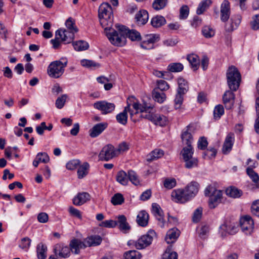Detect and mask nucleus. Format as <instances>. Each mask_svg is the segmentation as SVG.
Here are the masks:
<instances>
[{"label":"nucleus","instance_id":"20","mask_svg":"<svg viewBox=\"0 0 259 259\" xmlns=\"http://www.w3.org/2000/svg\"><path fill=\"white\" fill-rule=\"evenodd\" d=\"M179 235V230L176 228H172L167 231L165 240L167 244L174 243L176 241Z\"/></svg>","mask_w":259,"mask_h":259},{"label":"nucleus","instance_id":"30","mask_svg":"<svg viewBox=\"0 0 259 259\" xmlns=\"http://www.w3.org/2000/svg\"><path fill=\"white\" fill-rule=\"evenodd\" d=\"M187 59L189 61L191 68L193 70H196L200 66V60L199 57L195 54H190L187 56Z\"/></svg>","mask_w":259,"mask_h":259},{"label":"nucleus","instance_id":"8","mask_svg":"<svg viewBox=\"0 0 259 259\" xmlns=\"http://www.w3.org/2000/svg\"><path fill=\"white\" fill-rule=\"evenodd\" d=\"M227 83L231 90L236 91L241 81V75L238 69L233 66L230 67L227 71Z\"/></svg>","mask_w":259,"mask_h":259},{"label":"nucleus","instance_id":"34","mask_svg":"<svg viewBox=\"0 0 259 259\" xmlns=\"http://www.w3.org/2000/svg\"><path fill=\"white\" fill-rule=\"evenodd\" d=\"M178 89L177 92L182 94H186L188 90L189 87L187 81L183 77H180L177 79Z\"/></svg>","mask_w":259,"mask_h":259},{"label":"nucleus","instance_id":"15","mask_svg":"<svg viewBox=\"0 0 259 259\" xmlns=\"http://www.w3.org/2000/svg\"><path fill=\"white\" fill-rule=\"evenodd\" d=\"M186 193L185 189L174 190L171 194L172 199L177 202L183 203L190 199Z\"/></svg>","mask_w":259,"mask_h":259},{"label":"nucleus","instance_id":"47","mask_svg":"<svg viewBox=\"0 0 259 259\" xmlns=\"http://www.w3.org/2000/svg\"><path fill=\"white\" fill-rule=\"evenodd\" d=\"M185 166L187 168L191 169L197 167L198 163V159L192 157L184 160Z\"/></svg>","mask_w":259,"mask_h":259},{"label":"nucleus","instance_id":"16","mask_svg":"<svg viewBox=\"0 0 259 259\" xmlns=\"http://www.w3.org/2000/svg\"><path fill=\"white\" fill-rule=\"evenodd\" d=\"M234 141V134L232 133H229L225 138L222 148V152L224 154H227L231 151Z\"/></svg>","mask_w":259,"mask_h":259},{"label":"nucleus","instance_id":"57","mask_svg":"<svg viewBox=\"0 0 259 259\" xmlns=\"http://www.w3.org/2000/svg\"><path fill=\"white\" fill-rule=\"evenodd\" d=\"M176 180L174 178H167L163 182V185L165 188L171 189L176 186Z\"/></svg>","mask_w":259,"mask_h":259},{"label":"nucleus","instance_id":"38","mask_svg":"<svg viewBox=\"0 0 259 259\" xmlns=\"http://www.w3.org/2000/svg\"><path fill=\"white\" fill-rule=\"evenodd\" d=\"M201 32L203 36L207 38L212 37L215 35V30L210 25H204Z\"/></svg>","mask_w":259,"mask_h":259},{"label":"nucleus","instance_id":"58","mask_svg":"<svg viewBox=\"0 0 259 259\" xmlns=\"http://www.w3.org/2000/svg\"><path fill=\"white\" fill-rule=\"evenodd\" d=\"M31 244V239L28 237H25L21 239L19 246L25 250H27Z\"/></svg>","mask_w":259,"mask_h":259},{"label":"nucleus","instance_id":"13","mask_svg":"<svg viewBox=\"0 0 259 259\" xmlns=\"http://www.w3.org/2000/svg\"><path fill=\"white\" fill-rule=\"evenodd\" d=\"M55 256L61 258H68L70 255V249L67 245L63 244H57L54 247Z\"/></svg>","mask_w":259,"mask_h":259},{"label":"nucleus","instance_id":"21","mask_svg":"<svg viewBox=\"0 0 259 259\" xmlns=\"http://www.w3.org/2000/svg\"><path fill=\"white\" fill-rule=\"evenodd\" d=\"M107 127V123L102 122L95 125L90 131V136L95 138L101 134Z\"/></svg>","mask_w":259,"mask_h":259},{"label":"nucleus","instance_id":"32","mask_svg":"<svg viewBox=\"0 0 259 259\" xmlns=\"http://www.w3.org/2000/svg\"><path fill=\"white\" fill-rule=\"evenodd\" d=\"M116 180L122 185H127L128 182L127 174L122 170L118 171L116 176Z\"/></svg>","mask_w":259,"mask_h":259},{"label":"nucleus","instance_id":"19","mask_svg":"<svg viewBox=\"0 0 259 259\" xmlns=\"http://www.w3.org/2000/svg\"><path fill=\"white\" fill-rule=\"evenodd\" d=\"M230 15V3L225 0L221 6V19L223 22H226L228 20Z\"/></svg>","mask_w":259,"mask_h":259},{"label":"nucleus","instance_id":"26","mask_svg":"<svg viewBox=\"0 0 259 259\" xmlns=\"http://www.w3.org/2000/svg\"><path fill=\"white\" fill-rule=\"evenodd\" d=\"M149 220V214L145 210L140 211L137 215L136 222L137 224L142 227H145L147 225Z\"/></svg>","mask_w":259,"mask_h":259},{"label":"nucleus","instance_id":"1","mask_svg":"<svg viewBox=\"0 0 259 259\" xmlns=\"http://www.w3.org/2000/svg\"><path fill=\"white\" fill-rule=\"evenodd\" d=\"M133 107L136 110L134 113L133 111L130 109V105L128 104L126 106L123 111L118 114L116 116V118L117 122L122 125H125L127 121V112H130L131 120L136 122L139 120V118L137 117V115L140 113H144L146 112L152 108V106L149 104L147 103L146 102L143 101L142 104H140L138 102H134L133 104Z\"/></svg>","mask_w":259,"mask_h":259},{"label":"nucleus","instance_id":"24","mask_svg":"<svg viewBox=\"0 0 259 259\" xmlns=\"http://www.w3.org/2000/svg\"><path fill=\"white\" fill-rule=\"evenodd\" d=\"M148 18V13L145 10H140L135 16V19L139 25L145 24L147 22Z\"/></svg>","mask_w":259,"mask_h":259},{"label":"nucleus","instance_id":"33","mask_svg":"<svg viewBox=\"0 0 259 259\" xmlns=\"http://www.w3.org/2000/svg\"><path fill=\"white\" fill-rule=\"evenodd\" d=\"M120 230L126 232L129 230L130 227L126 221V218L124 215L118 217V221H116Z\"/></svg>","mask_w":259,"mask_h":259},{"label":"nucleus","instance_id":"49","mask_svg":"<svg viewBox=\"0 0 259 259\" xmlns=\"http://www.w3.org/2000/svg\"><path fill=\"white\" fill-rule=\"evenodd\" d=\"M224 114V108L222 105H217L213 110V116L215 120L219 119Z\"/></svg>","mask_w":259,"mask_h":259},{"label":"nucleus","instance_id":"28","mask_svg":"<svg viewBox=\"0 0 259 259\" xmlns=\"http://www.w3.org/2000/svg\"><path fill=\"white\" fill-rule=\"evenodd\" d=\"M84 240L85 245L87 247L100 245L102 242V239L99 235H92L87 237Z\"/></svg>","mask_w":259,"mask_h":259},{"label":"nucleus","instance_id":"46","mask_svg":"<svg viewBox=\"0 0 259 259\" xmlns=\"http://www.w3.org/2000/svg\"><path fill=\"white\" fill-rule=\"evenodd\" d=\"M89 167V164L87 162L79 166L77 170L78 178L79 179H82L87 175Z\"/></svg>","mask_w":259,"mask_h":259},{"label":"nucleus","instance_id":"9","mask_svg":"<svg viewBox=\"0 0 259 259\" xmlns=\"http://www.w3.org/2000/svg\"><path fill=\"white\" fill-rule=\"evenodd\" d=\"M147 103L149 104V103ZM149 104L152 106V108L147 111L144 112L145 113V114H143V113H142V114L140 115L139 117L151 120L154 122L155 124L159 125L160 126H164L166 125L167 122V117L163 115L160 114H155L153 115L150 113V110L152 109L153 106L150 103Z\"/></svg>","mask_w":259,"mask_h":259},{"label":"nucleus","instance_id":"7","mask_svg":"<svg viewBox=\"0 0 259 259\" xmlns=\"http://www.w3.org/2000/svg\"><path fill=\"white\" fill-rule=\"evenodd\" d=\"M155 237H156L155 232L153 230H150L146 235L142 236L137 241L132 240L128 241L127 245L133 246L137 249H142L150 245Z\"/></svg>","mask_w":259,"mask_h":259},{"label":"nucleus","instance_id":"63","mask_svg":"<svg viewBox=\"0 0 259 259\" xmlns=\"http://www.w3.org/2000/svg\"><path fill=\"white\" fill-rule=\"evenodd\" d=\"M37 160L39 162H43L46 163L49 162L50 159L49 157L46 153H38L36 156Z\"/></svg>","mask_w":259,"mask_h":259},{"label":"nucleus","instance_id":"6","mask_svg":"<svg viewBox=\"0 0 259 259\" xmlns=\"http://www.w3.org/2000/svg\"><path fill=\"white\" fill-rule=\"evenodd\" d=\"M206 196H209L208 204L209 208L213 209L222 202L223 192L217 190L214 186H208L204 191Z\"/></svg>","mask_w":259,"mask_h":259},{"label":"nucleus","instance_id":"50","mask_svg":"<svg viewBox=\"0 0 259 259\" xmlns=\"http://www.w3.org/2000/svg\"><path fill=\"white\" fill-rule=\"evenodd\" d=\"M185 94H182L181 92H177L176 96V98L174 100L175 108L176 109H179L181 108V106L183 102V95Z\"/></svg>","mask_w":259,"mask_h":259},{"label":"nucleus","instance_id":"17","mask_svg":"<svg viewBox=\"0 0 259 259\" xmlns=\"http://www.w3.org/2000/svg\"><path fill=\"white\" fill-rule=\"evenodd\" d=\"M223 101L226 109H231L234 105L235 95L231 91H226L223 96Z\"/></svg>","mask_w":259,"mask_h":259},{"label":"nucleus","instance_id":"31","mask_svg":"<svg viewBox=\"0 0 259 259\" xmlns=\"http://www.w3.org/2000/svg\"><path fill=\"white\" fill-rule=\"evenodd\" d=\"M164 152L160 149H155L147 155L146 159L148 161H152L162 157Z\"/></svg>","mask_w":259,"mask_h":259},{"label":"nucleus","instance_id":"64","mask_svg":"<svg viewBox=\"0 0 259 259\" xmlns=\"http://www.w3.org/2000/svg\"><path fill=\"white\" fill-rule=\"evenodd\" d=\"M251 211L253 214L259 216V200L253 202L251 207Z\"/></svg>","mask_w":259,"mask_h":259},{"label":"nucleus","instance_id":"2","mask_svg":"<svg viewBox=\"0 0 259 259\" xmlns=\"http://www.w3.org/2000/svg\"><path fill=\"white\" fill-rule=\"evenodd\" d=\"M116 29L111 27L104 30L106 35L110 42L114 46L122 47L126 42V27L123 25H116Z\"/></svg>","mask_w":259,"mask_h":259},{"label":"nucleus","instance_id":"52","mask_svg":"<svg viewBox=\"0 0 259 259\" xmlns=\"http://www.w3.org/2000/svg\"><path fill=\"white\" fill-rule=\"evenodd\" d=\"M80 63L82 66L91 68H98L100 66L99 64L96 63L93 61L87 59H83L81 60Z\"/></svg>","mask_w":259,"mask_h":259},{"label":"nucleus","instance_id":"12","mask_svg":"<svg viewBox=\"0 0 259 259\" xmlns=\"http://www.w3.org/2000/svg\"><path fill=\"white\" fill-rule=\"evenodd\" d=\"M93 106L95 108L101 111L103 114H107L112 112L115 107L113 103H108L105 101L96 102Z\"/></svg>","mask_w":259,"mask_h":259},{"label":"nucleus","instance_id":"41","mask_svg":"<svg viewBox=\"0 0 259 259\" xmlns=\"http://www.w3.org/2000/svg\"><path fill=\"white\" fill-rule=\"evenodd\" d=\"M153 98L154 100L159 103H162L166 99V95L164 93H160L157 91V89H154L152 93Z\"/></svg>","mask_w":259,"mask_h":259},{"label":"nucleus","instance_id":"53","mask_svg":"<svg viewBox=\"0 0 259 259\" xmlns=\"http://www.w3.org/2000/svg\"><path fill=\"white\" fill-rule=\"evenodd\" d=\"M183 68V64L180 63H173L168 66V70L173 72L181 71Z\"/></svg>","mask_w":259,"mask_h":259},{"label":"nucleus","instance_id":"22","mask_svg":"<svg viewBox=\"0 0 259 259\" xmlns=\"http://www.w3.org/2000/svg\"><path fill=\"white\" fill-rule=\"evenodd\" d=\"M90 199V195L87 192L79 193L73 199V203L75 205L80 206Z\"/></svg>","mask_w":259,"mask_h":259},{"label":"nucleus","instance_id":"45","mask_svg":"<svg viewBox=\"0 0 259 259\" xmlns=\"http://www.w3.org/2000/svg\"><path fill=\"white\" fill-rule=\"evenodd\" d=\"M141 257V254L135 250H130L124 253L125 259H140Z\"/></svg>","mask_w":259,"mask_h":259},{"label":"nucleus","instance_id":"11","mask_svg":"<svg viewBox=\"0 0 259 259\" xmlns=\"http://www.w3.org/2000/svg\"><path fill=\"white\" fill-rule=\"evenodd\" d=\"M240 225L242 232L246 234L250 235L253 230L254 223L249 216H244L240 219Z\"/></svg>","mask_w":259,"mask_h":259},{"label":"nucleus","instance_id":"29","mask_svg":"<svg viewBox=\"0 0 259 259\" xmlns=\"http://www.w3.org/2000/svg\"><path fill=\"white\" fill-rule=\"evenodd\" d=\"M181 138L184 144L186 145L187 146H192L191 144L193 139L191 133L189 132L188 127H187V128L182 132Z\"/></svg>","mask_w":259,"mask_h":259},{"label":"nucleus","instance_id":"61","mask_svg":"<svg viewBox=\"0 0 259 259\" xmlns=\"http://www.w3.org/2000/svg\"><path fill=\"white\" fill-rule=\"evenodd\" d=\"M116 225H117L116 221L112 220L104 221L99 224V226L105 228H114Z\"/></svg>","mask_w":259,"mask_h":259},{"label":"nucleus","instance_id":"4","mask_svg":"<svg viewBox=\"0 0 259 259\" xmlns=\"http://www.w3.org/2000/svg\"><path fill=\"white\" fill-rule=\"evenodd\" d=\"M74 33L73 31L66 29L57 30L55 33V38L51 40L53 48L55 49L60 48L61 42L66 44L72 41L74 38Z\"/></svg>","mask_w":259,"mask_h":259},{"label":"nucleus","instance_id":"42","mask_svg":"<svg viewBox=\"0 0 259 259\" xmlns=\"http://www.w3.org/2000/svg\"><path fill=\"white\" fill-rule=\"evenodd\" d=\"M126 37H128L132 41H138L141 40L140 33L136 30H130L126 28Z\"/></svg>","mask_w":259,"mask_h":259},{"label":"nucleus","instance_id":"39","mask_svg":"<svg viewBox=\"0 0 259 259\" xmlns=\"http://www.w3.org/2000/svg\"><path fill=\"white\" fill-rule=\"evenodd\" d=\"M193 153L194 150L192 146L184 147L181 152L184 160L193 157Z\"/></svg>","mask_w":259,"mask_h":259},{"label":"nucleus","instance_id":"14","mask_svg":"<svg viewBox=\"0 0 259 259\" xmlns=\"http://www.w3.org/2000/svg\"><path fill=\"white\" fill-rule=\"evenodd\" d=\"M87 247L84 240L83 241L78 239L74 238L72 239L69 243V248L70 252L75 254H78L80 253V250Z\"/></svg>","mask_w":259,"mask_h":259},{"label":"nucleus","instance_id":"10","mask_svg":"<svg viewBox=\"0 0 259 259\" xmlns=\"http://www.w3.org/2000/svg\"><path fill=\"white\" fill-rule=\"evenodd\" d=\"M115 156H117L115 148L111 144L105 146L98 156L99 159L102 161H108Z\"/></svg>","mask_w":259,"mask_h":259},{"label":"nucleus","instance_id":"5","mask_svg":"<svg viewBox=\"0 0 259 259\" xmlns=\"http://www.w3.org/2000/svg\"><path fill=\"white\" fill-rule=\"evenodd\" d=\"M67 63V59L64 58L52 62L48 67V75L52 78H59L64 73Z\"/></svg>","mask_w":259,"mask_h":259},{"label":"nucleus","instance_id":"18","mask_svg":"<svg viewBox=\"0 0 259 259\" xmlns=\"http://www.w3.org/2000/svg\"><path fill=\"white\" fill-rule=\"evenodd\" d=\"M152 213L159 221V225L163 228L164 226V222L163 219V212L160 206L157 203L152 204Z\"/></svg>","mask_w":259,"mask_h":259},{"label":"nucleus","instance_id":"36","mask_svg":"<svg viewBox=\"0 0 259 259\" xmlns=\"http://www.w3.org/2000/svg\"><path fill=\"white\" fill-rule=\"evenodd\" d=\"M226 193L228 196L234 198H239L242 195V191L235 187L228 188Z\"/></svg>","mask_w":259,"mask_h":259},{"label":"nucleus","instance_id":"3","mask_svg":"<svg viewBox=\"0 0 259 259\" xmlns=\"http://www.w3.org/2000/svg\"><path fill=\"white\" fill-rule=\"evenodd\" d=\"M99 18L100 24L104 30H107L112 26V8L108 3H104L100 6Z\"/></svg>","mask_w":259,"mask_h":259},{"label":"nucleus","instance_id":"27","mask_svg":"<svg viewBox=\"0 0 259 259\" xmlns=\"http://www.w3.org/2000/svg\"><path fill=\"white\" fill-rule=\"evenodd\" d=\"M231 23L226 24L225 25L226 30L228 31H232L235 29L241 22V16L240 15L233 16L231 18Z\"/></svg>","mask_w":259,"mask_h":259},{"label":"nucleus","instance_id":"23","mask_svg":"<svg viewBox=\"0 0 259 259\" xmlns=\"http://www.w3.org/2000/svg\"><path fill=\"white\" fill-rule=\"evenodd\" d=\"M199 184L195 182L190 183L185 189L186 193L190 199L194 197L198 193L199 190Z\"/></svg>","mask_w":259,"mask_h":259},{"label":"nucleus","instance_id":"44","mask_svg":"<svg viewBox=\"0 0 259 259\" xmlns=\"http://www.w3.org/2000/svg\"><path fill=\"white\" fill-rule=\"evenodd\" d=\"M74 49L77 51H84L88 49L89 46L87 42L79 40L73 43Z\"/></svg>","mask_w":259,"mask_h":259},{"label":"nucleus","instance_id":"48","mask_svg":"<svg viewBox=\"0 0 259 259\" xmlns=\"http://www.w3.org/2000/svg\"><path fill=\"white\" fill-rule=\"evenodd\" d=\"M128 179L134 185H138L140 184V180L136 172L133 170H129L127 172Z\"/></svg>","mask_w":259,"mask_h":259},{"label":"nucleus","instance_id":"55","mask_svg":"<svg viewBox=\"0 0 259 259\" xmlns=\"http://www.w3.org/2000/svg\"><path fill=\"white\" fill-rule=\"evenodd\" d=\"M246 172L253 182L255 183H258L259 181V177L257 174L253 170V168L247 167Z\"/></svg>","mask_w":259,"mask_h":259},{"label":"nucleus","instance_id":"35","mask_svg":"<svg viewBox=\"0 0 259 259\" xmlns=\"http://www.w3.org/2000/svg\"><path fill=\"white\" fill-rule=\"evenodd\" d=\"M166 22L165 18L161 15H157L153 17L151 21V24L154 27H160L164 25Z\"/></svg>","mask_w":259,"mask_h":259},{"label":"nucleus","instance_id":"40","mask_svg":"<svg viewBox=\"0 0 259 259\" xmlns=\"http://www.w3.org/2000/svg\"><path fill=\"white\" fill-rule=\"evenodd\" d=\"M211 0H203L199 4L196 12L198 15L202 14L210 6Z\"/></svg>","mask_w":259,"mask_h":259},{"label":"nucleus","instance_id":"25","mask_svg":"<svg viewBox=\"0 0 259 259\" xmlns=\"http://www.w3.org/2000/svg\"><path fill=\"white\" fill-rule=\"evenodd\" d=\"M220 231H225L229 234L233 235L238 231V225L234 223H226L220 226Z\"/></svg>","mask_w":259,"mask_h":259},{"label":"nucleus","instance_id":"56","mask_svg":"<svg viewBox=\"0 0 259 259\" xmlns=\"http://www.w3.org/2000/svg\"><path fill=\"white\" fill-rule=\"evenodd\" d=\"M129 149L128 144L125 142H122L120 143L117 148H115V152L117 156L120 154L121 153L127 151Z\"/></svg>","mask_w":259,"mask_h":259},{"label":"nucleus","instance_id":"60","mask_svg":"<svg viewBox=\"0 0 259 259\" xmlns=\"http://www.w3.org/2000/svg\"><path fill=\"white\" fill-rule=\"evenodd\" d=\"M66 26L67 30L73 31L74 33L78 31V29L74 26V22L71 18H69L66 21Z\"/></svg>","mask_w":259,"mask_h":259},{"label":"nucleus","instance_id":"54","mask_svg":"<svg viewBox=\"0 0 259 259\" xmlns=\"http://www.w3.org/2000/svg\"><path fill=\"white\" fill-rule=\"evenodd\" d=\"M111 201L114 205H121L124 202V198L122 194L117 193L112 197Z\"/></svg>","mask_w":259,"mask_h":259},{"label":"nucleus","instance_id":"43","mask_svg":"<svg viewBox=\"0 0 259 259\" xmlns=\"http://www.w3.org/2000/svg\"><path fill=\"white\" fill-rule=\"evenodd\" d=\"M168 0H154L152 3V8L156 11L163 9L167 5Z\"/></svg>","mask_w":259,"mask_h":259},{"label":"nucleus","instance_id":"59","mask_svg":"<svg viewBox=\"0 0 259 259\" xmlns=\"http://www.w3.org/2000/svg\"><path fill=\"white\" fill-rule=\"evenodd\" d=\"M202 214V207L197 208L194 212L192 220L194 223H198L201 219Z\"/></svg>","mask_w":259,"mask_h":259},{"label":"nucleus","instance_id":"37","mask_svg":"<svg viewBox=\"0 0 259 259\" xmlns=\"http://www.w3.org/2000/svg\"><path fill=\"white\" fill-rule=\"evenodd\" d=\"M37 255L38 259H46L47 257V247L46 245L40 243L37 245L36 248Z\"/></svg>","mask_w":259,"mask_h":259},{"label":"nucleus","instance_id":"62","mask_svg":"<svg viewBox=\"0 0 259 259\" xmlns=\"http://www.w3.org/2000/svg\"><path fill=\"white\" fill-rule=\"evenodd\" d=\"M157 88L156 89L161 91H166L169 88V85L166 81L163 80H159L157 81Z\"/></svg>","mask_w":259,"mask_h":259},{"label":"nucleus","instance_id":"51","mask_svg":"<svg viewBox=\"0 0 259 259\" xmlns=\"http://www.w3.org/2000/svg\"><path fill=\"white\" fill-rule=\"evenodd\" d=\"M68 98V96L66 94H63L60 97H59L56 100L55 105L58 109H62Z\"/></svg>","mask_w":259,"mask_h":259}]
</instances>
